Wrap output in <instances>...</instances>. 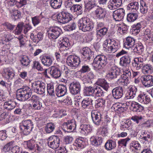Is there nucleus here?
Here are the masks:
<instances>
[{
	"instance_id": "f257e3e1",
	"label": "nucleus",
	"mask_w": 153,
	"mask_h": 153,
	"mask_svg": "<svg viewBox=\"0 0 153 153\" xmlns=\"http://www.w3.org/2000/svg\"><path fill=\"white\" fill-rule=\"evenodd\" d=\"M97 85L100 86H89L85 88L84 93L85 96H92L94 97H101L104 94V92L102 88L107 91L109 88V85L105 79H99L97 81Z\"/></svg>"
},
{
	"instance_id": "f03ea898",
	"label": "nucleus",
	"mask_w": 153,
	"mask_h": 153,
	"mask_svg": "<svg viewBox=\"0 0 153 153\" xmlns=\"http://www.w3.org/2000/svg\"><path fill=\"white\" fill-rule=\"evenodd\" d=\"M107 63V59L104 55H98L94 59L93 63L94 69L96 71L102 70Z\"/></svg>"
},
{
	"instance_id": "7ed1b4c3",
	"label": "nucleus",
	"mask_w": 153,
	"mask_h": 153,
	"mask_svg": "<svg viewBox=\"0 0 153 153\" xmlns=\"http://www.w3.org/2000/svg\"><path fill=\"white\" fill-rule=\"evenodd\" d=\"M31 89L26 86L18 89L16 93L17 99L19 100L24 101L28 99L32 94Z\"/></svg>"
},
{
	"instance_id": "20e7f679",
	"label": "nucleus",
	"mask_w": 153,
	"mask_h": 153,
	"mask_svg": "<svg viewBox=\"0 0 153 153\" xmlns=\"http://www.w3.org/2000/svg\"><path fill=\"white\" fill-rule=\"evenodd\" d=\"M78 25L80 30L84 32L90 31L93 28V24L89 18L84 17L78 21Z\"/></svg>"
},
{
	"instance_id": "39448f33",
	"label": "nucleus",
	"mask_w": 153,
	"mask_h": 153,
	"mask_svg": "<svg viewBox=\"0 0 153 153\" xmlns=\"http://www.w3.org/2000/svg\"><path fill=\"white\" fill-rule=\"evenodd\" d=\"M103 47L105 48L109 53H114L116 52L120 46L116 41L113 39H108L104 41Z\"/></svg>"
},
{
	"instance_id": "423d86ee",
	"label": "nucleus",
	"mask_w": 153,
	"mask_h": 153,
	"mask_svg": "<svg viewBox=\"0 0 153 153\" xmlns=\"http://www.w3.org/2000/svg\"><path fill=\"white\" fill-rule=\"evenodd\" d=\"M33 127V122L30 120H23L20 125V129L23 134L25 135L29 134Z\"/></svg>"
},
{
	"instance_id": "0eeeda50",
	"label": "nucleus",
	"mask_w": 153,
	"mask_h": 153,
	"mask_svg": "<svg viewBox=\"0 0 153 153\" xmlns=\"http://www.w3.org/2000/svg\"><path fill=\"white\" fill-rule=\"evenodd\" d=\"M71 15L65 10L57 15L58 21L62 24L69 22L72 19Z\"/></svg>"
},
{
	"instance_id": "6e6552de",
	"label": "nucleus",
	"mask_w": 153,
	"mask_h": 153,
	"mask_svg": "<svg viewBox=\"0 0 153 153\" xmlns=\"http://www.w3.org/2000/svg\"><path fill=\"white\" fill-rule=\"evenodd\" d=\"M46 87L45 83L39 81L35 82L32 84V89L35 93L39 94H43L45 92Z\"/></svg>"
},
{
	"instance_id": "1a4fd4ad",
	"label": "nucleus",
	"mask_w": 153,
	"mask_h": 153,
	"mask_svg": "<svg viewBox=\"0 0 153 153\" xmlns=\"http://www.w3.org/2000/svg\"><path fill=\"white\" fill-rule=\"evenodd\" d=\"M80 62V59L75 55H70L67 59V63L68 65L73 69H75L79 65Z\"/></svg>"
},
{
	"instance_id": "9d476101",
	"label": "nucleus",
	"mask_w": 153,
	"mask_h": 153,
	"mask_svg": "<svg viewBox=\"0 0 153 153\" xmlns=\"http://www.w3.org/2000/svg\"><path fill=\"white\" fill-rule=\"evenodd\" d=\"M123 76L122 78L118 79V80H120V82L123 83V85H126L129 83V79H131V73L130 70L128 67H123Z\"/></svg>"
},
{
	"instance_id": "9b49d317",
	"label": "nucleus",
	"mask_w": 153,
	"mask_h": 153,
	"mask_svg": "<svg viewBox=\"0 0 153 153\" xmlns=\"http://www.w3.org/2000/svg\"><path fill=\"white\" fill-rule=\"evenodd\" d=\"M60 143L59 138L56 136H52L48 139V144L50 147L54 149L58 148Z\"/></svg>"
},
{
	"instance_id": "f8f14e48",
	"label": "nucleus",
	"mask_w": 153,
	"mask_h": 153,
	"mask_svg": "<svg viewBox=\"0 0 153 153\" xmlns=\"http://www.w3.org/2000/svg\"><path fill=\"white\" fill-rule=\"evenodd\" d=\"M62 30L58 27L51 28L48 31L49 37L51 39H56L61 33Z\"/></svg>"
},
{
	"instance_id": "ddd939ff",
	"label": "nucleus",
	"mask_w": 153,
	"mask_h": 153,
	"mask_svg": "<svg viewBox=\"0 0 153 153\" xmlns=\"http://www.w3.org/2000/svg\"><path fill=\"white\" fill-rule=\"evenodd\" d=\"M125 15V11L123 8H120L113 12V17L116 21H120L123 19Z\"/></svg>"
},
{
	"instance_id": "4468645a",
	"label": "nucleus",
	"mask_w": 153,
	"mask_h": 153,
	"mask_svg": "<svg viewBox=\"0 0 153 153\" xmlns=\"http://www.w3.org/2000/svg\"><path fill=\"white\" fill-rule=\"evenodd\" d=\"M143 84L146 87H149L153 85V76L150 75H143L141 77Z\"/></svg>"
},
{
	"instance_id": "2eb2a0df",
	"label": "nucleus",
	"mask_w": 153,
	"mask_h": 153,
	"mask_svg": "<svg viewBox=\"0 0 153 153\" xmlns=\"http://www.w3.org/2000/svg\"><path fill=\"white\" fill-rule=\"evenodd\" d=\"M71 93L75 95L79 93L81 90V85L78 82H73L70 84L69 87Z\"/></svg>"
},
{
	"instance_id": "dca6fc26",
	"label": "nucleus",
	"mask_w": 153,
	"mask_h": 153,
	"mask_svg": "<svg viewBox=\"0 0 153 153\" xmlns=\"http://www.w3.org/2000/svg\"><path fill=\"white\" fill-rule=\"evenodd\" d=\"M40 98L36 95H33L29 100L33 102L32 108L35 109H39L42 107V104L39 101Z\"/></svg>"
},
{
	"instance_id": "f3484780",
	"label": "nucleus",
	"mask_w": 153,
	"mask_h": 153,
	"mask_svg": "<svg viewBox=\"0 0 153 153\" xmlns=\"http://www.w3.org/2000/svg\"><path fill=\"white\" fill-rule=\"evenodd\" d=\"M123 89L122 87L118 86L116 87L112 91V96L115 99H119L123 96Z\"/></svg>"
},
{
	"instance_id": "a211bd4d",
	"label": "nucleus",
	"mask_w": 153,
	"mask_h": 153,
	"mask_svg": "<svg viewBox=\"0 0 153 153\" xmlns=\"http://www.w3.org/2000/svg\"><path fill=\"white\" fill-rule=\"evenodd\" d=\"M91 117L93 123L96 125H99L102 121L101 115L98 112L93 111L91 112Z\"/></svg>"
},
{
	"instance_id": "6ab92c4d",
	"label": "nucleus",
	"mask_w": 153,
	"mask_h": 153,
	"mask_svg": "<svg viewBox=\"0 0 153 153\" xmlns=\"http://www.w3.org/2000/svg\"><path fill=\"white\" fill-rule=\"evenodd\" d=\"M64 126L66 128L68 132H72L76 129V125L75 120L73 119L64 123Z\"/></svg>"
},
{
	"instance_id": "aec40b11",
	"label": "nucleus",
	"mask_w": 153,
	"mask_h": 153,
	"mask_svg": "<svg viewBox=\"0 0 153 153\" xmlns=\"http://www.w3.org/2000/svg\"><path fill=\"white\" fill-rule=\"evenodd\" d=\"M122 0H110L108 4V7L110 10H113L121 6Z\"/></svg>"
},
{
	"instance_id": "412c9836",
	"label": "nucleus",
	"mask_w": 153,
	"mask_h": 153,
	"mask_svg": "<svg viewBox=\"0 0 153 153\" xmlns=\"http://www.w3.org/2000/svg\"><path fill=\"white\" fill-rule=\"evenodd\" d=\"M120 69L116 66H113L110 69L108 74V76L110 78L113 79L120 76Z\"/></svg>"
},
{
	"instance_id": "4be33fe9",
	"label": "nucleus",
	"mask_w": 153,
	"mask_h": 153,
	"mask_svg": "<svg viewBox=\"0 0 153 153\" xmlns=\"http://www.w3.org/2000/svg\"><path fill=\"white\" fill-rule=\"evenodd\" d=\"M13 70L11 68H5L2 72L3 77L7 79H12L14 76Z\"/></svg>"
},
{
	"instance_id": "5701e85b",
	"label": "nucleus",
	"mask_w": 153,
	"mask_h": 153,
	"mask_svg": "<svg viewBox=\"0 0 153 153\" xmlns=\"http://www.w3.org/2000/svg\"><path fill=\"white\" fill-rule=\"evenodd\" d=\"M137 100L140 102L144 104L147 105L151 103L150 97L144 93L139 94L137 97Z\"/></svg>"
},
{
	"instance_id": "b1692460",
	"label": "nucleus",
	"mask_w": 153,
	"mask_h": 153,
	"mask_svg": "<svg viewBox=\"0 0 153 153\" xmlns=\"http://www.w3.org/2000/svg\"><path fill=\"white\" fill-rule=\"evenodd\" d=\"M67 92L66 86L62 85H59L56 89V94L58 97L64 96Z\"/></svg>"
},
{
	"instance_id": "393cba45",
	"label": "nucleus",
	"mask_w": 153,
	"mask_h": 153,
	"mask_svg": "<svg viewBox=\"0 0 153 153\" xmlns=\"http://www.w3.org/2000/svg\"><path fill=\"white\" fill-rule=\"evenodd\" d=\"M83 56L82 57L86 61L87 60H89L92 56L93 52L88 47L84 48L82 49L81 52Z\"/></svg>"
},
{
	"instance_id": "a878e982",
	"label": "nucleus",
	"mask_w": 153,
	"mask_h": 153,
	"mask_svg": "<svg viewBox=\"0 0 153 153\" xmlns=\"http://www.w3.org/2000/svg\"><path fill=\"white\" fill-rule=\"evenodd\" d=\"M95 14L97 18L103 19L106 16V12L105 9L98 7L95 11Z\"/></svg>"
},
{
	"instance_id": "bb28decb",
	"label": "nucleus",
	"mask_w": 153,
	"mask_h": 153,
	"mask_svg": "<svg viewBox=\"0 0 153 153\" xmlns=\"http://www.w3.org/2000/svg\"><path fill=\"white\" fill-rule=\"evenodd\" d=\"M130 109L133 111L139 112L142 111L143 110L144 108L138 103L132 101L131 103Z\"/></svg>"
},
{
	"instance_id": "cd10ccee",
	"label": "nucleus",
	"mask_w": 153,
	"mask_h": 153,
	"mask_svg": "<svg viewBox=\"0 0 153 153\" xmlns=\"http://www.w3.org/2000/svg\"><path fill=\"white\" fill-rule=\"evenodd\" d=\"M134 61V62L132 63V66L137 70L140 69L143 66V59L141 57L135 58Z\"/></svg>"
},
{
	"instance_id": "c85d7f7f",
	"label": "nucleus",
	"mask_w": 153,
	"mask_h": 153,
	"mask_svg": "<svg viewBox=\"0 0 153 153\" xmlns=\"http://www.w3.org/2000/svg\"><path fill=\"white\" fill-rule=\"evenodd\" d=\"M92 130V128L91 126L89 125H81L79 129V131L80 132L84 135H87Z\"/></svg>"
},
{
	"instance_id": "c756f323",
	"label": "nucleus",
	"mask_w": 153,
	"mask_h": 153,
	"mask_svg": "<svg viewBox=\"0 0 153 153\" xmlns=\"http://www.w3.org/2000/svg\"><path fill=\"white\" fill-rule=\"evenodd\" d=\"M50 74L52 77L56 79L60 77L61 75L60 70L54 66H51L50 68Z\"/></svg>"
},
{
	"instance_id": "7c9ffc66",
	"label": "nucleus",
	"mask_w": 153,
	"mask_h": 153,
	"mask_svg": "<svg viewBox=\"0 0 153 153\" xmlns=\"http://www.w3.org/2000/svg\"><path fill=\"white\" fill-rule=\"evenodd\" d=\"M137 89L136 86L132 85L126 94V97L127 99L133 98L136 95Z\"/></svg>"
},
{
	"instance_id": "2f4dec72",
	"label": "nucleus",
	"mask_w": 153,
	"mask_h": 153,
	"mask_svg": "<svg viewBox=\"0 0 153 153\" xmlns=\"http://www.w3.org/2000/svg\"><path fill=\"white\" fill-rule=\"evenodd\" d=\"M70 45V44L69 42L68 39L67 38L64 39L60 43L59 50L61 52L65 51L68 49Z\"/></svg>"
},
{
	"instance_id": "473e14b6",
	"label": "nucleus",
	"mask_w": 153,
	"mask_h": 153,
	"mask_svg": "<svg viewBox=\"0 0 153 153\" xmlns=\"http://www.w3.org/2000/svg\"><path fill=\"white\" fill-rule=\"evenodd\" d=\"M130 57L128 55L122 57L120 59V64L123 67H126L129 64L131 61Z\"/></svg>"
},
{
	"instance_id": "72a5a7b5",
	"label": "nucleus",
	"mask_w": 153,
	"mask_h": 153,
	"mask_svg": "<svg viewBox=\"0 0 153 153\" xmlns=\"http://www.w3.org/2000/svg\"><path fill=\"white\" fill-rule=\"evenodd\" d=\"M135 40L131 36H128L126 39L124 46L126 47L131 48L133 46L135 43Z\"/></svg>"
},
{
	"instance_id": "f704fd0d",
	"label": "nucleus",
	"mask_w": 153,
	"mask_h": 153,
	"mask_svg": "<svg viewBox=\"0 0 153 153\" xmlns=\"http://www.w3.org/2000/svg\"><path fill=\"white\" fill-rule=\"evenodd\" d=\"M30 38L34 42L38 43L43 39V34L41 32H39L37 35L35 36L33 33H31L30 34Z\"/></svg>"
},
{
	"instance_id": "c9c22d12",
	"label": "nucleus",
	"mask_w": 153,
	"mask_h": 153,
	"mask_svg": "<svg viewBox=\"0 0 153 153\" xmlns=\"http://www.w3.org/2000/svg\"><path fill=\"white\" fill-rule=\"evenodd\" d=\"M91 143L95 146L100 145L102 142V139L100 137H92L90 139Z\"/></svg>"
},
{
	"instance_id": "e433bc0d",
	"label": "nucleus",
	"mask_w": 153,
	"mask_h": 153,
	"mask_svg": "<svg viewBox=\"0 0 153 153\" xmlns=\"http://www.w3.org/2000/svg\"><path fill=\"white\" fill-rule=\"evenodd\" d=\"M144 50V48L143 45L140 43L136 44V46L134 48L133 52L134 54L137 53L140 54L142 53Z\"/></svg>"
},
{
	"instance_id": "4c0bfd02",
	"label": "nucleus",
	"mask_w": 153,
	"mask_h": 153,
	"mask_svg": "<svg viewBox=\"0 0 153 153\" xmlns=\"http://www.w3.org/2000/svg\"><path fill=\"white\" fill-rule=\"evenodd\" d=\"M140 11L143 15L146 14L148 10V7L146 3L143 0H140Z\"/></svg>"
},
{
	"instance_id": "58836bf2",
	"label": "nucleus",
	"mask_w": 153,
	"mask_h": 153,
	"mask_svg": "<svg viewBox=\"0 0 153 153\" xmlns=\"http://www.w3.org/2000/svg\"><path fill=\"white\" fill-rule=\"evenodd\" d=\"M139 4L137 2H132L128 5L127 9L128 10L134 12L135 10H138L139 8Z\"/></svg>"
},
{
	"instance_id": "ea45409f",
	"label": "nucleus",
	"mask_w": 153,
	"mask_h": 153,
	"mask_svg": "<svg viewBox=\"0 0 153 153\" xmlns=\"http://www.w3.org/2000/svg\"><path fill=\"white\" fill-rule=\"evenodd\" d=\"M104 146L107 150H111L116 147V142L112 140H108L105 143Z\"/></svg>"
},
{
	"instance_id": "a19ab883",
	"label": "nucleus",
	"mask_w": 153,
	"mask_h": 153,
	"mask_svg": "<svg viewBox=\"0 0 153 153\" xmlns=\"http://www.w3.org/2000/svg\"><path fill=\"white\" fill-rule=\"evenodd\" d=\"M41 61L43 65L47 66H50L53 62L50 56H47L42 57L41 59Z\"/></svg>"
},
{
	"instance_id": "79ce46f5",
	"label": "nucleus",
	"mask_w": 153,
	"mask_h": 153,
	"mask_svg": "<svg viewBox=\"0 0 153 153\" xmlns=\"http://www.w3.org/2000/svg\"><path fill=\"white\" fill-rule=\"evenodd\" d=\"M74 145L77 148V150L84 148L85 145V143L82 140L79 138H77L76 140Z\"/></svg>"
},
{
	"instance_id": "37998d69",
	"label": "nucleus",
	"mask_w": 153,
	"mask_h": 153,
	"mask_svg": "<svg viewBox=\"0 0 153 153\" xmlns=\"http://www.w3.org/2000/svg\"><path fill=\"white\" fill-rule=\"evenodd\" d=\"M93 100L90 97L84 99L81 102L82 107L84 108H88L92 104Z\"/></svg>"
},
{
	"instance_id": "c03bdc74",
	"label": "nucleus",
	"mask_w": 153,
	"mask_h": 153,
	"mask_svg": "<svg viewBox=\"0 0 153 153\" xmlns=\"http://www.w3.org/2000/svg\"><path fill=\"white\" fill-rule=\"evenodd\" d=\"M62 0H51L50 1L51 5L54 9L59 8L62 5Z\"/></svg>"
},
{
	"instance_id": "a18cd8bd",
	"label": "nucleus",
	"mask_w": 153,
	"mask_h": 153,
	"mask_svg": "<svg viewBox=\"0 0 153 153\" xmlns=\"http://www.w3.org/2000/svg\"><path fill=\"white\" fill-rule=\"evenodd\" d=\"M25 143L29 150H35L36 143L34 140L31 139L27 141H25Z\"/></svg>"
},
{
	"instance_id": "49530a36",
	"label": "nucleus",
	"mask_w": 153,
	"mask_h": 153,
	"mask_svg": "<svg viewBox=\"0 0 153 153\" xmlns=\"http://www.w3.org/2000/svg\"><path fill=\"white\" fill-rule=\"evenodd\" d=\"M153 72V67L148 64H146L143 66L142 72L144 74H151Z\"/></svg>"
},
{
	"instance_id": "de8ad7c7",
	"label": "nucleus",
	"mask_w": 153,
	"mask_h": 153,
	"mask_svg": "<svg viewBox=\"0 0 153 153\" xmlns=\"http://www.w3.org/2000/svg\"><path fill=\"white\" fill-rule=\"evenodd\" d=\"M16 105L15 102L9 101L5 102L4 105V107L8 110H11L14 108L15 107Z\"/></svg>"
},
{
	"instance_id": "09e8293b",
	"label": "nucleus",
	"mask_w": 153,
	"mask_h": 153,
	"mask_svg": "<svg viewBox=\"0 0 153 153\" xmlns=\"http://www.w3.org/2000/svg\"><path fill=\"white\" fill-rule=\"evenodd\" d=\"M24 23L22 22H20L18 23L16 29L13 31L15 35H19L22 30Z\"/></svg>"
},
{
	"instance_id": "8fccbe9b",
	"label": "nucleus",
	"mask_w": 153,
	"mask_h": 153,
	"mask_svg": "<svg viewBox=\"0 0 153 153\" xmlns=\"http://www.w3.org/2000/svg\"><path fill=\"white\" fill-rule=\"evenodd\" d=\"M43 17V16H42V13L39 16H36L32 17V21L33 25L35 26L39 24Z\"/></svg>"
},
{
	"instance_id": "3c124183",
	"label": "nucleus",
	"mask_w": 153,
	"mask_h": 153,
	"mask_svg": "<svg viewBox=\"0 0 153 153\" xmlns=\"http://www.w3.org/2000/svg\"><path fill=\"white\" fill-rule=\"evenodd\" d=\"M55 128L54 124L52 123H47L45 126V131L48 133H50L53 131Z\"/></svg>"
},
{
	"instance_id": "603ef678",
	"label": "nucleus",
	"mask_w": 153,
	"mask_h": 153,
	"mask_svg": "<svg viewBox=\"0 0 153 153\" xmlns=\"http://www.w3.org/2000/svg\"><path fill=\"white\" fill-rule=\"evenodd\" d=\"M138 16L137 13H131L128 14L127 19L129 22H133L137 19Z\"/></svg>"
},
{
	"instance_id": "864d4df0",
	"label": "nucleus",
	"mask_w": 153,
	"mask_h": 153,
	"mask_svg": "<svg viewBox=\"0 0 153 153\" xmlns=\"http://www.w3.org/2000/svg\"><path fill=\"white\" fill-rule=\"evenodd\" d=\"M70 10L73 12L77 13L78 15L81 14L82 13V7L79 5H74L70 8Z\"/></svg>"
},
{
	"instance_id": "5fc2aeb1",
	"label": "nucleus",
	"mask_w": 153,
	"mask_h": 153,
	"mask_svg": "<svg viewBox=\"0 0 153 153\" xmlns=\"http://www.w3.org/2000/svg\"><path fill=\"white\" fill-rule=\"evenodd\" d=\"M14 142L13 141H10L7 143L4 147L3 149V150L4 152H9L10 150L11 151L12 148L14 145Z\"/></svg>"
},
{
	"instance_id": "6e6d98bb",
	"label": "nucleus",
	"mask_w": 153,
	"mask_h": 153,
	"mask_svg": "<svg viewBox=\"0 0 153 153\" xmlns=\"http://www.w3.org/2000/svg\"><path fill=\"white\" fill-rule=\"evenodd\" d=\"M95 106L96 108L102 107L105 104V100L102 98H99L95 101Z\"/></svg>"
},
{
	"instance_id": "4d7b16f0",
	"label": "nucleus",
	"mask_w": 153,
	"mask_h": 153,
	"mask_svg": "<svg viewBox=\"0 0 153 153\" xmlns=\"http://www.w3.org/2000/svg\"><path fill=\"white\" fill-rule=\"evenodd\" d=\"M107 29L106 27H102L98 30L97 29V35L100 37L103 36L105 35L107 32Z\"/></svg>"
},
{
	"instance_id": "13d9d810",
	"label": "nucleus",
	"mask_w": 153,
	"mask_h": 153,
	"mask_svg": "<svg viewBox=\"0 0 153 153\" xmlns=\"http://www.w3.org/2000/svg\"><path fill=\"white\" fill-rule=\"evenodd\" d=\"M130 140V138L129 137H127L125 139H121L118 141V144L119 146L126 147L127 143Z\"/></svg>"
},
{
	"instance_id": "bf43d9fd",
	"label": "nucleus",
	"mask_w": 153,
	"mask_h": 153,
	"mask_svg": "<svg viewBox=\"0 0 153 153\" xmlns=\"http://www.w3.org/2000/svg\"><path fill=\"white\" fill-rule=\"evenodd\" d=\"M130 147H133L136 151L139 150L140 149V145L137 141H133L130 144Z\"/></svg>"
},
{
	"instance_id": "052dcab7",
	"label": "nucleus",
	"mask_w": 153,
	"mask_h": 153,
	"mask_svg": "<svg viewBox=\"0 0 153 153\" xmlns=\"http://www.w3.org/2000/svg\"><path fill=\"white\" fill-rule=\"evenodd\" d=\"M127 30V28L126 26H121L118 27L117 32L120 34L122 35L126 33Z\"/></svg>"
},
{
	"instance_id": "680f3d73",
	"label": "nucleus",
	"mask_w": 153,
	"mask_h": 153,
	"mask_svg": "<svg viewBox=\"0 0 153 153\" xmlns=\"http://www.w3.org/2000/svg\"><path fill=\"white\" fill-rule=\"evenodd\" d=\"M47 92L50 95H54V91L53 85L51 84H47Z\"/></svg>"
},
{
	"instance_id": "e2e57ef3",
	"label": "nucleus",
	"mask_w": 153,
	"mask_h": 153,
	"mask_svg": "<svg viewBox=\"0 0 153 153\" xmlns=\"http://www.w3.org/2000/svg\"><path fill=\"white\" fill-rule=\"evenodd\" d=\"M113 108L115 109V111H118L119 113L123 112L125 110H126V108L123 107L120 105H118L115 104L113 106Z\"/></svg>"
},
{
	"instance_id": "0e129e2a",
	"label": "nucleus",
	"mask_w": 153,
	"mask_h": 153,
	"mask_svg": "<svg viewBox=\"0 0 153 153\" xmlns=\"http://www.w3.org/2000/svg\"><path fill=\"white\" fill-rule=\"evenodd\" d=\"M107 133L108 130L107 128L104 127L101 129L98 130L97 134V135L100 134L104 136H105Z\"/></svg>"
},
{
	"instance_id": "69168bd1",
	"label": "nucleus",
	"mask_w": 153,
	"mask_h": 153,
	"mask_svg": "<svg viewBox=\"0 0 153 153\" xmlns=\"http://www.w3.org/2000/svg\"><path fill=\"white\" fill-rule=\"evenodd\" d=\"M152 124H153L152 120H148L143 123L141 125L142 127L149 128L151 127Z\"/></svg>"
},
{
	"instance_id": "338daca9",
	"label": "nucleus",
	"mask_w": 153,
	"mask_h": 153,
	"mask_svg": "<svg viewBox=\"0 0 153 153\" xmlns=\"http://www.w3.org/2000/svg\"><path fill=\"white\" fill-rule=\"evenodd\" d=\"M96 7L95 4L93 1H89L85 4V7L86 9L90 10Z\"/></svg>"
},
{
	"instance_id": "774afa93",
	"label": "nucleus",
	"mask_w": 153,
	"mask_h": 153,
	"mask_svg": "<svg viewBox=\"0 0 153 153\" xmlns=\"http://www.w3.org/2000/svg\"><path fill=\"white\" fill-rule=\"evenodd\" d=\"M91 69L88 65H84L82 67L80 70V72L82 73H85L90 71Z\"/></svg>"
}]
</instances>
